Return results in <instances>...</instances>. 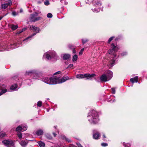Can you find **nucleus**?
Here are the masks:
<instances>
[{"label":"nucleus","instance_id":"obj_1","mask_svg":"<svg viewBox=\"0 0 147 147\" xmlns=\"http://www.w3.org/2000/svg\"><path fill=\"white\" fill-rule=\"evenodd\" d=\"M69 78L68 76L63 77L61 78L59 77L48 78L45 77L42 79V80L45 83L49 84H54L57 83H61L65 82L66 81L69 80Z\"/></svg>","mask_w":147,"mask_h":147},{"label":"nucleus","instance_id":"obj_2","mask_svg":"<svg viewBox=\"0 0 147 147\" xmlns=\"http://www.w3.org/2000/svg\"><path fill=\"white\" fill-rule=\"evenodd\" d=\"M118 49L119 48L116 45H115L114 43H112L111 46V49L109 51V54L111 55L113 57L112 60L109 62L108 64V65H110L111 67L113 66L114 65L115 61V58L116 56L115 53L117 52Z\"/></svg>","mask_w":147,"mask_h":147},{"label":"nucleus","instance_id":"obj_3","mask_svg":"<svg viewBox=\"0 0 147 147\" xmlns=\"http://www.w3.org/2000/svg\"><path fill=\"white\" fill-rule=\"evenodd\" d=\"M87 118L89 122L93 124L96 123L99 120L97 112L94 110H92L88 113Z\"/></svg>","mask_w":147,"mask_h":147},{"label":"nucleus","instance_id":"obj_4","mask_svg":"<svg viewBox=\"0 0 147 147\" xmlns=\"http://www.w3.org/2000/svg\"><path fill=\"white\" fill-rule=\"evenodd\" d=\"M113 72L110 71H108L106 74H103L100 78L102 82H106L109 80L113 77Z\"/></svg>","mask_w":147,"mask_h":147},{"label":"nucleus","instance_id":"obj_5","mask_svg":"<svg viewBox=\"0 0 147 147\" xmlns=\"http://www.w3.org/2000/svg\"><path fill=\"white\" fill-rule=\"evenodd\" d=\"M30 29L31 30H32L33 31H34L36 32V33H34L33 34H32L30 36H29L25 39L21 43H20V45H21L23 44V43L24 42H25L26 41L28 40L29 39L31 38H32L33 36L35 35L36 33H39L40 31V30L38 28H37L35 26H31L30 27Z\"/></svg>","mask_w":147,"mask_h":147},{"label":"nucleus","instance_id":"obj_6","mask_svg":"<svg viewBox=\"0 0 147 147\" xmlns=\"http://www.w3.org/2000/svg\"><path fill=\"white\" fill-rule=\"evenodd\" d=\"M46 55V58L48 60L51 59V58L56 59L58 58L55 52L53 51H49L46 53L44 55Z\"/></svg>","mask_w":147,"mask_h":147},{"label":"nucleus","instance_id":"obj_7","mask_svg":"<svg viewBox=\"0 0 147 147\" xmlns=\"http://www.w3.org/2000/svg\"><path fill=\"white\" fill-rule=\"evenodd\" d=\"M25 75L26 76H30L33 77V79H36L38 78V72L35 70L26 71Z\"/></svg>","mask_w":147,"mask_h":147},{"label":"nucleus","instance_id":"obj_8","mask_svg":"<svg viewBox=\"0 0 147 147\" xmlns=\"http://www.w3.org/2000/svg\"><path fill=\"white\" fill-rule=\"evenodd\" d=\"M38 15V13L35 12L34 13L30 14L29 18V20L31 22H35L40 20L41 18L40 17H36Z\"/></svg>","mask_w":147,"mask_h":147},{"label":"nucleus","instance_id":"obj_9","mask_svg":"<svg viewBox=\"0 0 147 147\" xmlns=\"http://www.w3.org/2000/svg\"><path fill=\"white\" fill-rule=\"evenodd\" d=\"M95 76L94 74H78L76 75V78L78 79H82L86 78L87 79H88L90 78L94 77Z\"/></svg>","mask_w":147,"mask_h":147},{"label":"nucleus","instance_id":"obj_10","mask_svg":"<svg viewBox=\"0 0 147 147\" xmlns=\"http://www.w3.org/2000/svg\"><path fill=\"white\" fill-rule=\"evenodd\" d=\"M86 3L89 4L92 2L93 5L96 7H98L101 5V3L99 2L98 0H86Z\"/></svg>","mask_w":147,"mask_h":147},{"label":"nucleus","instance_id":"obj_11","mask_svg":"<svg viewBox=\"0 0 147 147\" xmlns=\"http://www.w3.org/2000/svg\"><path fill=\"white\" fill-rule=\"evenodd\" d=\"M2 143L8 147H13V143L11 140H5L3 141Z\"/></svg>","mask_w":147,"mask_h":147},{"label":"nucleus","instance_id":"obj_12","mask_svg":"<svg viewBox=\"0 0 147 147\" xmlns=\"http://www.w3.org/2000/svg\"><path fill=\"white\" fill-rule=\"evenodd\" d=\"M0 96L1 95L7 92L6 87L3 84L2 86H0Z\"/></svg>","mask_w":147,"mask_h":147},{"label":"nucleus","instance_id":"obj_13","mask_svg":"<svg viewBox=\"0 0 147 147\" xmlns=\"http://www.w3.org/2000/svg\"><path fill=\"white\" fill-rule=\"evenodd\" d=\"M11 1H9L8 3L1 5V8L2 9H5L8 6L11 5Z\"/></svg>","mask_w":147,"mask_h":147},{"label":"nucleus","instance_id":"obj_14","mask_svg":"<svg viewBox=\"0 0 147 147\" xmlns=\"http://www.w3.org/2000/svg\"><path fill=\"white\" fill-rule=\"evenodd\" d=\"M100 137V135L99 133L96 132V133H93V138L97 140Z\"/></svg>","mask_w":147,"mask_h":147},{"label":"nucleus","instance_id":"obj_15","mask_svg":"<svg viewBox=\"0 0 147 147\" xmlns=\"http://www.w3.org/2000/svg\"><path fill=\"white\" fill-rule=\"evenodd\" d=\"M19 142L22 147H25L28 143L27 141L26 140L19 141Z\"/></svg>","mask_w":147,"mask_h":147},{"label":"nucleus","instance_id":"obj_16","mask_svg":"<svg viewBox=\"0 0 147 147\" xmlns=\"http://www.w3.org/2000/svg\"><path fill=\"white\" fill-rule=\"evenodd\" d=\"M43 131L41 129H38L35 132V134L38 136H40L43 135Z\"/></svg>","mask_w":147,"mask_h":147},{"label":"nucleus","instance_id":"obj_17","mask_svg":"<svg viewBox=\"0 0 147 147\" xmlns=\"http://www.w3.org/2000/svg\"><path fill=\"white\" fill-rule=\"evenodd\" d=\"M70 57V55L69 54H65L62 55V58L63 60L68 59Z\"/></svg>","mask_w":147,"mask_h":147},{"label":"nucleus","instance_id":"obj_18","mask_svg":"<svg viewBox=\"0 0 147 147\" xmlns=\"http://www.w3.org/2000/svg\"><path fill=\"white\" fill-rule=\"evenodd\" d=\"M130 81L133 84L135 82H137L138 81V76H136L134 78H131L130 79Z\"/></svg>","mask_w":147,"mask_h":147},{"label":"nucleus","instance_id":"obj_19","mask_svg":"<svg viewBox=\"0 0 147 147\" xmlns=\"http://www.w3.org/2000/svg\"><path fill=\"white\" fill-rule=\"evenodd\" d=\"M17 85L16 84H15L12 85L10 87V89L12 90L13 91H15L17 90L18 89L17 88Z\"/></svg>","mask_w":147,"mask_h":147},{"label":"nucleus","instance_id":"obj_20","mask_svg":"<svg viewBox=\"0 0 147 147\" xmlns=\"http://www.w3.org/2000/svg\"><path fill=\"white\" fill-rule=\"evenodd\" d=\"M45 137L46 139L48 140H51L52 139V136L48 134H46L45 135Z\"/></svg>","mask_w":147,"mask_h":147},{"label":"nucleus","instance_id":"obj_21","mask_svg":"<svg viewBox=\"0 0 147 147\" xmlns=\"http://www.w3.org/2000/svg\"><path fill=\"white\" fill-rule=\"evenodd\" d=\"M91 9L93 12H98L100 11V10L101 11H103L102 8H99L98 9L94 8V9Z\"/></svg>","mask_w":147,"mask_h":147},{"label":"nucleus","instance_id":"obj_22","mask_svg":"<svg viewBox=\"0 0 147 147\" xmlns=\"http://www.w3.org/2000/svg\"><path fill=\"white\" fill-rule=\"evenodd\" d=\"M39 146L40 147H44L45 146V144L44 142L42 141H39L38 142Z\"/></svg>","mask_w":147,"mask_h":147},{"label":"nucleus","instance_id":"obj_23","mask_svg":"<svg viewBox=\"0 0 147 147\" xmlns=\"http://www.w3.org/2000/svg\"><path fill=\"white\" fill-rule=\"evenodd\" d=\"M22 127V131H24L27 130V126L25 124L21 125Z\"/></svg>","mask_w":147,"mask_h":147},{"label":"nucleus","instance_id":"obj_24","mask_svg":"<svg viewBox=\"0 0 147 147\" xmlns=\"http://www.w3.org/2000/svg\"><path fill=\"white\" fill-rule=\"evenodd\" d=\"M7 135L5 132H1L0 133V139H1L6 136Z\"/></svg>","mask_w":147,"mask_h":147},{"label":"nucleus","instance_id":"obj_25","mask_svg":"<svg viewBox=\"0 0 147 147\" xmlns=\"http://www.w3.org/2000/svg\"><path fill=\"white\" fill-rule=\"evenodd\" d=\"M16 130L17 131L20 132V131H22V127L21 125L18 126L16 129Z\"/></svg>","mask_w":147,"mask_h":147},{"label":"nucleus","instance_id":"obj_26","mask_svg":"<svg viewBox=\"0 0 147 147\" xmlns=\"http://www.w3.org/2000/svg\"><path fill=\"white\" fill-rule=\"evenodd\" d=\"M78 58V55H75L73 57L72 61H75L77 60Z\"/></svg>","mask_w":147,"mask_h":147},{"label":"nucleus","instance_id":"obj_27","mask_svg":"<svg viewBox=\"0 0 147 147\" xmlns=\"http://www.w3.org/2000/svg\"><path fill=\"white\" fill-rule=\"evenodd\" d=\"M17 135L19 138V139H21L22 137V134L19 131H18Z\"/></svg>","mask_w":147,"mask_h":147},{"label":"nucleus","instance_id":"obj_28","mask_svg":"<svg viewBox=\"0 0 147 147\" xmlns=\"http://www.w3.org/2000/svg\"><path fill=\"white\" fill-rule=\"evenodd\" d=\"M123 144L125 147H130V144L129 143H125L124 142L123 143Z\"/></svg>","mask_w":147,"mask_h":147},{"label":"nucleus","instance_id":"obj_29","mask_svg":"<svg viewBox=\"0 0 147 147\" xmlns=\"http://www.w3.org/2000/svg\"><path fill=\"white\" fill-rule=\"evenodd\" d=\"M18 28V25H12L11 27V29L12 30H15Z\"/></svg>","mask_w":147,"mask_h":147},{"label":"nucleus","instance_id":"obj_30","mask_svg":"<svg viewBox=\"0 0 147 147\" xmlns=\"http://www.w3.org/2000/svg\"><path fill=\"white\" fill-rule=\"evenodd\" d=\"M17 44H14L13 45H11V47L12 49H15L16 48L19 47V46H16V45Z\"/></svg>","mask_w":147,"mask_h":147},{"label":"nucleus","instance_id":"obj_31","mask_svg":"<svg viewBox=\"0 0 147 147\" xmlns=\"http://www.w3.org/2000/svg\"><path fill=\"white\" fill-rule=\"evenodd\" d=\"M88 40L87 39H82V43L83 45L88 42Z\"/></svg>","mask_w":147,"mask_h":147},{"label":"nucleus","instance_id":"obj_32","mask_svg":"<svg viewBox=\"0 0 147 147\" xmlns=\"http://www.w3.org/2000/svg\"><path fill=\"white\" fill-rule=\"evenodd\" d=\"M63 139L64 140H65L67 142H71V140L69 139L66 138L65 136H64L63 137Z\"/></svg>","mask_w":147,"mask_h":147},{"label":"nucleus","instance_id":"obj_33","mask_svg":"<svg viewBox=\"0 0 147 147\" xmlns=\"http://www.w3.org/2000/svg\"><path fill=\"white\" fill-rule=\"evenodd\" d=\"M37 105L39 107H41L42 106V102L41 101H38L37 103Z\"/></svg>","mask_w":147,"mask_h":147},{"label":"nucleus","instance_id":"obj_34","mask_svg":"<svg viewBox=\"0 0 147 147\" xmlns=\"http://www.w3.org/2000/svg\"><path fill=\"white\" fill-rule=\"evenodd\" d=\"M114 38H115V37L114 36H112L111 37H110L109 39V40L108 41V43H109Z\"/></svg>","mask_w":147,"mask_h":147},{"label":"nucleus","instance_id":"obj_35","mask_svg":"<svg viewBox=\"0 0 147 147\" xmlns=\"http://www.w3.org/2000/svg\"><path fill=\"white\" fill-rule=\"evenodd\" d=\"M101 145L103 147H105L108 146V144L107 143H102L101 144Z\"/></svg>","mask_w":147,"mask_h":147},{"label":"nucleus","instance_id":"obj_36","mask_svg":"<svg viewBox=\"0 0 147 147\" xmlns=\"http://www.w3.org/2000/svg\"><path fill=\"white\" fill-rule=\"evenodd\" d=\"M44 4L46 5H49L50 3L48 1L46 0L44 2Z\"/></svg>","mask_w":147,"mask_h":147},{"label":"nucleus","instance_id":"obj_37","mask_svg":"<svg viewBox=\"0 0 147 147\" xmlns=\"http://www.w3.org/2000/svg\"><path fill=\"white\" fill-rule=\"evenodd\" d=\"M53 16L52 14L51 13H49L47 15V17L48 18H51Z\"/></svg>","mask_w":147,"mask_h":147},{"label":"nucleus","instance_id":"obj_38","mask_svg":"<svg viewBox=\"0 0 147 147\" xmlns=\"http://www.w3.org/2000/svg\"><path fill=\"white\" fill-rule=\"evenodd\" d=\"M84 50V48L81 49L79 53V55H82Z\"/></svg>","mask_w":147,"mask_h":147},{"label":"nucleus","instance_id":"obj_39","mask_svg":"<svg viewBox=\"0 0 147 147\" xmlns=\"http://www.w3.org/2000/svg\"><path fill=\"white\" fill-rule=\"evenodd\" d=\"M127 53L126 52H124L121 53V55L122 56H124L127 55Z\"/></svg>","mask_w":147,"mask_h":147},{"label":"nucleus","instance_id":"obj_40","mask_svg":"<svg viewBox=\"0 0 147 147\" xmlns=\"http://www.w3.org/2000/svg\"><path fill=\"white\" fill-rule=\"evenodd\" d=\"M18 14V13H16L15 11H13L12 12V14L13 16H15L17 15Z\"/></svg>","mask_w":147,"mask_h":147},{"label":"nucleus","instance_id":"obj_41","mask_svg":"<svg viewBox=\"0 0 147 147\" xmlns=\"http://www.w3.org/2000/svg\"><path fill=\"white\" fill-rule=\"evenodd\" d=\"M68 47L69 49H74L73 46L71 45H68Z\"/></svg>","mask_w":147,"mask_h":147},{"label":"nucleus","instance_id":"obj_42","mask_svg":"<svg viewBox=\"0 0 147 147\" xmlns=\"http://www.w3.org/2000/svg\"><path fill=\"white\" fill-rule=\"evenodd\" d=\"M111 90L112 91V93L113 94H115V88H111Z\"/></svg>","mask_w":147,"mask_h":147},{"label":"nucleus","instance_id":"obj_43","mask_svg":"<svg viewBox=\"0 0 147 147\" xmlns=\"http://www.w3.org/2000/svg\"><path fill=\"white\" fill-rule=\"evenodd\" d=\"M73 66V64H70L68 65L67 68H70L71 67H72Z\"/></svg>","mask_w":147,"mask_h":147},{"label":"nucleus","instance_id":"obj_44","mask_svg":"<svg viewBox=\"0 0 147 147\" xmlns=\"http://www.w3.org/2000/svg\"><path fill=\"white\" fill-rule=\"evenodd\" d=\"M22 32H21V30H20L19 31H17L16 33V35H17Z\"/></svg>","mask_w":147,"mask_h":147},{"label":"nucleus","instance_id":"obj_45","mask_svg":"<svg viewBox=\"0 0 147 147\" xmlns=\"http://www.w3.org/2000/svg\"><path fill=\"white\" fill-rule=\"evenodd\" d=\"M61 73V71H57V72L55 73L53 75H55V74H60Z\"/></svg>","mask_w":147,"mask_h":147},{"label":"nucleus","instance_id":"obj_46","mask_svg":"<svg viewBox=\"0 0 147 147\" xmlns=\"http://www.w3.org/2000/svg\"><path fill=\"white\" fill-rule=\"evenodd\" d=\"M102 136H103V140H105V139L106 138V137L105 135L104 134H103Z\"/></svg>","mask_w":147,"mask_h":147},{"label":"nucleus","instance_id":"obj_47","mask_svg":"<svg viewBox=\"0 0 147 147\" xmlns=\"http://www.w3.org/2000/svg\"><path fill=\"white\" fill-rule=\"evenodd\" d=\"M77 145L78 147H83L80 143H77Z\"/></svg>","mask_w":147,"mask_h":147},{"label":"nucleus","instance_id":"obj_48","mask_svg":"<svg viewBox=\"0 0 147 147\" xmlns=\"http://www.w3.org/2000/svg\"><path fill=\"white\" fill-rule=\"evenodd\" d=\"M27 28H23L21 30V32H23V31H25V30H26Z\"/></svg>","mask_w":147,"mask_h":147},{"label":"nucleus","instance_id":"obj_49","mask_svg":"<svg viewBox=\"0 0 147 147\" xmlns=\"http://www.w3.org/2000/svg\"><path fill=\"white\" fill-rule=\"evenodd\" d=\"M73 53H75L76 52V51L74 49V48L73 49Z\"/></svg>","mask_w":147,"mask_h":147},{"label":"nucleus","instance_id":"obj_50","mask_svg":"<svg viewBox=\"0 0 147 147\" xmlns=\"http://www.w3.org/2000/svg\"><path fill=\"white\" fill-rule=\"evenodd\" d=\"M23 10L22 9H20V13H22V12H23Z\"/></svg>","mask_w":147,"mask_h":147},{"label":"nucleus","instance_id":"obj_51","mask_svg":"<svg viewBox=\"0 0 147 147\" xmlns=\"http://www.w3.org/2000/svg\"><path fill=\"white\" fill-rule=\"evenodd\" d=\"M53 134L54 137H55L57 135V134L55 133H53Z\"/></svg>","mask_w":147,"mask_h":147},{"label":"nucleus","instance_id":"obj_52","mask_svg":"<svg viewBox=\"0 0 147 147\" xmlns=\"http://www.w3.org/2000/svg\"><path fill=\"white\" fill-rule=\"evenodd\" d=\"M3 17V16L0 17V20H1L2 19Z\"/></svg>","mask_w":147,"mask_h":147},{"label":"nucleus","instance_id":"obj_53","mask_svg":"<svg viewBox=\"0 0 147 147\" xmlns=\"http://www.w3.org/2000/svg\"><path fill=\"white\" fill-rule=\"evenodd\" d=\"M115 100L114 99H113V100H111V102H114L115 101Z\"/></svg>","mask_w":147,"mask_h":147},{"label":"nucleus","instance_id":"obj_54","mask_svg":"<svg viewBox=\"0 0 147 147\" xmlns=\"http://www.w3.org/2000/svg\"><path fill=\"white\" fill-rule=\"evenodd\" d=\"M68 3L67 2H65V5H67V4Z\"/></svg>","mask_w":147,"mask_h":147},{"label":"nucleus","instance_id":"obj_55","mask_svg":"<svg viewBox=\"0 0 147 147\" xmlns=\"http://www.w3.org/2000/svg\"><path fill=\"white\" fill-rule=\"evenodd\" d=\"M76 147V146H72V147Z\"/></svg>","mask_w":147,"mask_h":147},{"label":"nucleus","instance_id":"obj_56","mask_svg":"<svg viewBox=\"0 0 147 147\" xmlns=\"http://www.w3.org/2000/svg\"><path fill=\"white\" fill-rule=\"evenodd\" d=\"M54 127H55V128H56V127L55 126Z\"/></svg>","mask_w":147,"mask_h":147}]
</instances>
